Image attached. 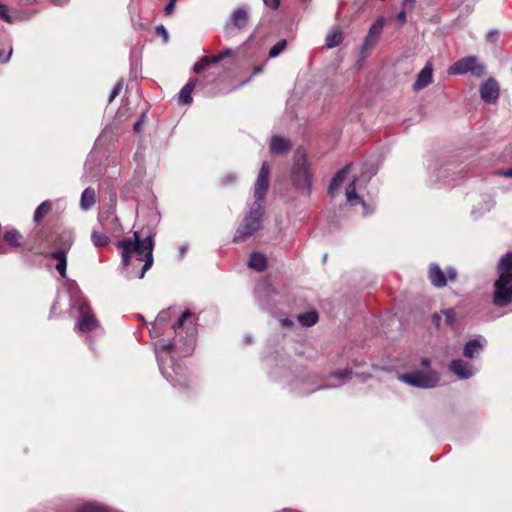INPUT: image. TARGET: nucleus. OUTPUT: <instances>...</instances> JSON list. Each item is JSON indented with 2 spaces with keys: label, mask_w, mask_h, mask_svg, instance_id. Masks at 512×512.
Masks as SVG:
<instances>
[{
  "label": "nucleus",
  "mask_w": 512,
  "mask_h": 512,
  "mask_svg": "<svg viewBox=\"0 0 512 512\" xmlns=\"http://www.w3.org/2000/svg\"><path fill=\"white\" fill-rule=\"evenodd\" d=\"M205 59H207V63L210 64H216L221 60V56L214 55V56H205Z\"/></svg>",
  "instance_id": "38"
},
{
  "label": "nucleus",
  "mask_w": 512,
  "mask_h": 512,
  "mask_svg": "<svg viewBox=\"0 0 512 512\" xmlns=\"http://www.w3.org/2000/svg\"><path fill=\"white\" fill-rule=\"evenodd\" d=\"M396 19L400 23H403L405 21V19H406V13L404 11H401L400 13L397 14Z\"/></svg>",
  "instance_id": "43"
},
{
  "label": "nucleus",
  "mask_w": 512,
  "mask_h": 512,
  "mask_svg": "<svg viewBox=\"0 0 512 512\" xmlns=\"http://www.w3.org/2000/svg\"><path fill=\"white\" fill-rule=\"evenodd\" d=\"M281 325L284 327H289L292 325V321L290 319L284 318L281 320Z\"/></svg>",
  "instance_id": "44"
},
{
  "label": "nucleus",
  "mask_w": 512,
  "mask_h": 512,
  "mask_svg": "<svg viewBox=\"0 0 512 512\" xmlns=\"http://www.w3.org/2000/svg\"><path fill=\"white\" fill-rule=\"evenodd\" d=\"M52 208V205L49 201L42 202L34 212V220L36 222L40 221Z\"/></svg>",
  "instance_id": "25"
},
{
  "label": "nucleus",
  "mask_w": 512,
  "mask_h": 512,
  "mask_svg": "<svg viewBox=\"0 0 512 512\" xmlns=\"http://www.w3.org/2000/svg\"><path fill=\"white\" fill-rule=\"evenodd\" d=\"M197 84L196 79L190 80L180 91L179 101L183 104H190L192 102V91Z\"/></svg>",
  "instance_id": "20"
},
{
  "label": "nucleus",
  "mask_w": 512,
  "mask_h": 512,
  "mask_svg": "<svg viewBox=\"0 0 512 512\" xmlns=\"http://www.w3.org/2000/svg\"><path fill=\"white\" fill-rule=\"evenodd\" d=\"M51 256L57 260L56 270L62 276H66V266H67V257L66 252L64 250H58L51 254Z\"/></svg>",
  "instance_id": "18"
},
{
  "label": "nucleus",
  "mask_w": 512,
  "mask_h": 512,
  "mask_svg": "<svg viewBox=\"0 0 512 512\" xmlns=\"http://www.w3.org/2000/svg\"><path fill=\"white\" fill-rule=\"evenodd\" d=\"M233 26L241 29L248 21V12L244 8L236 9L230 16Z\"/></svg>",
  "instance_id": "17"
},
{
  "label": "nucleus",
  "mask_w": 512,
  "mask_h": 512,
  "mask_svg": "<svg viewBox=\"0 0 512 512\" xmlns=\"http://www.w3.org/2000/svg\"><path fill=\"white\" fill-rule=\"evenodd\" d=\"M287 41L286 40H280L277 42L269 51V57L275 58L279 56L286 48Z\"/></svg>",
  "instance_id": "27"
},
{
  "label": "nucleus",
  "mask_w": 512,
  "mask_h": 512,
  "mask_svg": "<svg viewBox=\"0 0 512 512\" xmlns=\"http://www.w3.org/2000/svg\"><path fill=\"white\" fill-rule=\"evenodd\" d=\"M352 168V165H348L335 175L329 186V194L334 197L338 194L340 188L345 185L346 201L351 206L362 204L363 214L367 215L368 211L366 205L357 192L360 188L359 180L356 175L352 173Z\"/></svg>",
  "instance_id": "5"
},
{
  "label": "nucleus",
  "mask_w": 512,
  "mask_h": 512,
  "mask_svg": "<svg viewBox=\"0 0 512 512\" xmlns=\"http://www.w3.org/2000/svg\"><path fill=\"white\" fill-rule=\"evenodd\" d=\"M122 250V262L128 278L142 279L153 264V240L151 236L140 239L139 233L134 232L133 238H127L117 243Z\"/></svg>",
  "instance_id": "1"
},
{
  "label": "nucleus",
  "mask_w": 512,
  "mask_h": 512,
  "mask_svg": "<svg viewBox=\"0 0 512 512\" xmlns=\"http://www.w3.org/2000/svg\"><path fill=\"white\" fill-rule=\"evenodd\" d=\"M293 183L297 189L309 193L311 189V176L309 174L308 165L303 156L298 158L292 170Z\"/></svg>",
  "instance_id": "8"
},
{
  "label": "nucleus",
  "mask_w": 512,
  "mask_h": 512,
  "mask_svg": "<svg viewBox=\"0 0 512 512\" xmlns=\"http://www.w3.org/2000/svg\"><path fill=\"white\" fill-rule=\"evenodd\" d=\"M22 234L17 230H8L4 233L3 239L10 247H20L22 245Z\"/></svg>",
  "instance_id": "22"
},
{
  "label": "nucleus",
  "mask_w": 512,
  "mask_h": 512,
  "mask_svg": "<svg viewBox=\"0 0 512 512\" xmlns=\"http://www.w3.org/2000/svg\"><path fill=\"white\" fill-rule=\"evenodd\" d=\"M232 53H233V52H232V50H231V49H225L224 51H222V52L219 54V56H221V60H222L223 58H226V57L231 56V55H232Z\"/></svg>",
  "instance_id": "42"
},
{
  "label": "nucleus",
  "mask_w": 512,
  "mask_h": 512,
  "mask_svg": "<svg viewBox=\"0 0 512 512\" xmlns=\"http://www.w3.org/2000/svg\"><path fill=\"white\" fill-rule=\"evenodd\" d=\"M176 2H177L176 0H171V1L167 4V6L165 7V13H166L167 15H171V14H173L174 9H175V4H176Z\"/></svg>",
  "instance_id": "37"
},
{
  "label": "nucleus",
  "mask_w": 512,
  "mask_h": 512,
  "mask_svg": "<svg viewBox=\"0 0 512 512\" xmlns=\"http://www.w3.org/2000/svg\"><path fill=\"white\" fill-rule=\"evenodd\" d=\"M193 339L175 340L173 342L160 341L156 344L155 350L158 358L159 368L162 375L174 386L183 385V368L176 363L175 355L188 356L193 352Z\"/></svg>",
  "instance_id": "3"
},
{
  "label": "nucleus",
  "mask_w": 512,
  "mask_h": 512,
  "mask_svg": "<svg viewBox=\"0 0 512 512\" xmlns=\"http://www.w3.org/2000/svg\"><path fill=\"white\" fill-rule=\"evenodd\" d=\"M480 95L482 100L488 103H494L499 96L498 83L490 78L480 86Z\"/></svg>",
  "instance_id": "13"
},
{
  "label": "nucleus",
  "mask_w": 512,
  "mask_h": 512,
  "mask_svg": "<svg viewBox=\"0 0 512 512\" xmlns=\"http://www.w3.org/2000/svg\"><path fill=\"white\" fill-rule=\"evenodd\" d=\"M483 347V343L480 339L469 340L464 346V356L467 358H473L478 354Z\"/></svg>",
  "instance_id": "19"
},
{
  "label": "nucleus",
  "mask_w": 512,
  "mask_h": 512,
  "mask_svg": "<svg viewBox=\"0 0 512 512\" xmlns=\"http://www.w3.org/2000/svg\"><path fill=\"white\" fill-rule=\"evenodd\" d=\"M179 250H180V253H181V254H184V252H185L186 248H185L184 246H182V247H180V249H179Z\"/></svg>",
  "instance_id": "50"
},
{
  "label": "nucleus",
  "mask_w": 512,
  "mask_h": 512,
  "mask_svg": "<svg viewBox=\"0 0 512 512\" xmlns=\"http://www.w3.org/2000/svg\"><path fill=\"white\" fill-rule=\"evenodd\" d=\"M234 176L233 175H230L229 177H227V182H231L234 180Z\"/></svg>",
  "instance_id": "49"
},
{
  "label": "nucleus",
  "mask_w": 512,
  "mask_h": 512,
  "mask_svg": "<svg viewBox=\"0 0 512 512\" xmlns=\"http://www.w3.org/2000/svg\"><path fill=\"white\" fill-rule=\"evenodd\" d=\"M386 23V20L383 17L378 18L369 28L368 34L365 37L363 44L361 46V54L366 56L371 49L375 46L378 41L379 36L382 33L383 27Z\"/></svg>",
  "instance_id": "10"
},
{
  "label": "nucleus",
  "mask_w": 512,
  "mask_h": 512,
  "mask_svg": "<svg viewBox=\"0 0 512 512\" xmlns=\"http://www.w3.org/2000/svg\"><path fill=\"white\" fill-rule=\"evenodd\" d=\"M156 32L158 34H161L163 37H164V40L167 41L168 40V32L167 30L163 27V26H158L156 28Z\"/></svg>",
  "instance_id": "41"
},
{
  "label": "nucleus",
  "mask_w": 512,
  "mask_h": 512,
  "mask_svg": "<svg viewBox=\"0 0 512 512\" xmlns=\"http://www.w3.org/2000/svg\"><path fill=\"white\" fill-rule=\"evenodd\" d=\"M299 323L303 326H312L318 320V314L315 311H308L297 316Z\"/></svg>",
  "instance_id": "24"
},
{
  "label": "nucleus",
  "mask_w": 512,
  "mask_h": 512,
  "mask_svg": "<svg viewBox=\"0 0 512 512\" xmlns=\"http://www.w3.org/2000/svg\"><path fill=\"white\" fill-rule=\"evenodd\" d=\"M52 2L57 6H63L69 2V0H52Z\"/></svg>",
  "instance_id": "45"
},
{
  "label": "nucleus",
  "mask_w": 512,
  "mask_h": 512,
  "mask_svg": "<svg viewBox=\"0 0 512 512\" xmlns=\"http://www.w3.org/2000/svg\"><path fill=\"white\" fill-rule=\"evenodd\" d=\"M495 175L502 176V177H507V178H512V167L510 169H507V170H498V171L495 172Z\"/></svg>",
  "instance_id": "36"
},
{
  "label": "nucleus",
  "mask_w": 512,
  "mask_h": 512,
  "mask_svg": "<svg viewBox=\"0 0 512 512\" xmlns=\"http://www.w3.org/2000/svg\"><path fill=\"white\" fill-rule=\"evenodd\" d=\"M265 5L271 8H277L280 4V0H263Z\"/></svg>",
  "instance_id": "40"
},
{
  "label": "nucleus",
  "mask_w": 512,
  "mask_h": 512,
  "mask_svg": "<svg viewBox=\"0 0 512 512\" xmlns=\"http://www.w3.org/2000/svg\"><path fill=\"white\" fill-rule=\"evenodd\" d=\"M290 148H291V144H290L289 140H287L285 138H282L279 136H274L271 139L270 152L272 154H282V153L290 150Z\"/></svg>",
  "instance_id": "15"
},
{
  "label": "nucleus",
  "mask_w": 512,
  "mask_h": 512,
  "mask_svg": "<svg viewBox=\"0 0 512 512\" xmlns=\"http://www.w3.org/2000/svg\"><path fill=\"white\" fill-rule=\"evenodd\" d=\"M433 69L430 63H427L425 67L418 73L416 81L413 85L414 90L418 91L427 87L432 82Z\"/></svg>",
  "instance_id": "14"
},
{
  "label": "nucleus",
  "mask_w": 512,
  "mask_h": 512,
  "mask_svg": "<svg viewBox=\"0 0 512 512\" xmlns=\"http://www.w3.org/2000/svg\"><path fill=\"white\" fill-rule=\"evenodd\" d=\"M343 41V33L341 30L331 31L325 39V46L329 49L334 48L341 44Z\"/></svg>",
  "instance_id": "23"
},
{
  "label": "nucleus",
  "mask_w": 512,
  "mask_h": 512,
  "mask_svg": "<svg viewBox=\"0 0 512 512\" xmlns=\"http://www.w3.org/2000/svg\"><path fill=\"white\" fill-rule=\"evenodd\" d=\"M416 0H403V5L406 7H413Z\"/></svg>",
  "instance_id": "46"
},
{
  "label": "nucleus",
  "mask_w": 512,
  "mask_h": 512,
  "mask_svg": "<svg viewBox=\"0 0 512 512\" xmlns=\"http://www.w3.org/2000/svg\"><path fill=\"white\" fill-rule=\"evenodd\" d=\"M139 128H140V123H139V122L135 123V125H134V130H135V131H138V130H139Z\"/></svg>",
  "instance_id": "48"
},
{
  "label": "nucleus",
  "mask_w": 512,
  "mask_h": 512,
  "mask_svg": "<svg viewBox=\"0 0 512 512\" xmlns=\"http://www.w3.org/2000/svg\"><path fill=\"white\" fill-rule=\"evenodd\" d=\"M192 318V314L189 311L183 312L176 323L173 324L172 329L175 333H178L180 329L184 327L185 322Z\"/></svg>",
  "instance_id": "29"
},
{
  "label": "nucleus",
  "mask_w": 512,
  "mask_h": 512,
  "mask_svg": "<svg viewBox=\"0 0 512 512\" xmlns=\"http://www.w3.org/2000/svg\"><path fill=\"white\" fill-rule=\"evenodd\" d=\"M268 175L269 165L264 162L254 184L253 203L234 234L233 241L235 243L245 242L261 228L264 214L263 202L269 187Z\"/></svg>",
  "instance_id": "2"
},
{
  "label": "nucleus",
  "mask_w": 512,
  "mask_h": 512,
  "mask_svg": "<svg viewBox=\"0 0 512 512\" xmlns=\"http://www.w3.org/2000/svg\"><path fill=\"white\" fill-rule=\"evenodd\" d=\"M448 73L450 75H461L471 73L479 78L485 74V66L479 62L475 56L464 57L450 66Z\"/></svg>",
  "instance_id": "7"
},
{
  "label": "nucleus",
  "mask_w": 512,
  "mask_h": 512,
  "mask_svg": "<svg viewBox=\"0 0 512 512\" xmlns=\"http://www.w3.org/2000/svg\"><path fill=\"white\" fill-rule=\"evenodd\" d=\"M456 276L457 272L454 268L447 269L446 278L444 272L437 264H431L429 267V279L435 287H444L447 284V280L454 281Z\"/></svg>",
  "instance_id": "11"
},
{
  "label": "nucleus",
  "mask_w": 512,
  "mask_h": 512,
  "mask_svg": "<svg viewBox=\"0 0 512 512\" xmlns=\"http://www.w3.org/2000/svg\"><path fill=\"white\" fill-rule=\"evenodd\" d=\"M449 370L460 379H469L475 374L473 366L462 359L452 360Z\"/></svg>",
  "instance_id": "12"
},
{
  "label": "nucleus",
  "mask_w": 512,
  "mask_h": 512,
  "mask_svg": "<svg viewBox=\"0 0 512 512\" xmlns=\"http://www.w3.org/2000/svg\"><path fill=\"white\" fill-rule=\"evenodd\" d=\"M495 34H496V32H492V31H491V32H489V33L487 34V38H488V39H491L492 37H494V35H495Z\"/></svg>",
  "instance_id": "47"
},
{
  "label": "nucleus",
  "mask_w": 512,
  "mask_h": 512,
  "mask_svg": "<svg viewBox=\"0 0 512 512\" xmlns=\"http://www.w3.org/2000/svg\"><path fill=\"white\" fill-rule=\"evenodd\" d=\"M421 370H413L407 373L397 375L399 381L413 387L430 389L438 385L440 375L438 372L430 369V360L423 358L421 360Z\"/></svg>",
  "instance_id": "6"
},
{
  "label": "nucleus",
  "mask_w": 512,
  "mask_h": 512,
  "mask_svg": "<svg viewBox=\"0 0 512 512\" xmlns=\"http://www.w3.org/2000/svg\"><path fill=\"white\" fill-rule=\"evenodd\" d=\"M311 0H302V2L304 3H307V2H310Z\"/></svg>",
  "instance_id": "52"
},
{
  "label": "nucleus",
  "mask_w": 512,
  "mask_h": 512,
  "mask_svg": "<svg viewBox=\"0 0 512 512\" xmlns=\"http://www.w3.org/2000/svg\"><path fill=\"white\" fill-rule=\"evenodd\" d=\"M0 18L8 23H12L13 22V18L12 16L9 14V11L8 9L3 6V5H0Z\"/></svg>",
  "instance_id": "31"
},
{
  "label": "nucleus",
  "mask_w": 512,
  "mask_h": 512,
  "mask_svg": "<svg viewBox=\"0 0 512 512\" xmlns=\"http://www.w3.org/2000/svg\"><path fill=\"white\" fill-rule=\"evenodd\" d=\"M170 318V309L161 311L158 316L155 319V322L153 323V328L156 329L157 327H161L167 323V321Z\"/></svg>",
  "instance_id": "28"
},
{
  "label": "nucleus",
  "mask_w": 512,
  "mask_h": 512,
  "mask_svg": "<svg viewBox=\"0 0 512 512\" xmlns=\"http://www.w3.org/2000/svg\"><path fill=\"white\" fill-rule=\"evenodd\" d=\"M497 273L492 302L497 307H505L512 302V252L499 259Z\"/></svg>",
  "instance_id": "4"
},
{
  "label": "nucleus",
  "mask_w": 512,
  "mask_h": 512,
  "mask_svg": "<svg viewBox=\"0 0 512 512\" xmlns=\"http://www.w3.org/2000/svg\"><path fill=\"white\" fill-rule=\"evenodd\" d=\"M91 241L95 247L100 248L108 244L109 238L101 232L93 231L91 234Z\"/></svg>",
  "instance_id": "26"
},
{
  "label": "nucleus",
  "mask_w": 512,
  "mask_h": 512,
  "mask_svg": "<svg viewBox=\"0 0 512 512\" xmlns=\"http://www.w3.org/2000/svg\"><path fill=\"white\" fill-rule=\"evenodd\" d=\"M122 86H123V82L122 81H119L112 89L111 93H110V96H109V102H112L116 96L119 95L121 89H122Z\"/></svg>",
  "instance_id": "33"
},
{
  "label": "nucleus",
  "mask_w": 512,
  "mask_h": 512,
  "mask_svg": "<svg viewBox=\"0 0 512 512\" xmlns=\"http://www.w3.org/2000/svg\"><path fill=\"white\" fill-rule=\"evenodd\" d=\"M267 260L266 257L263 254L260 253H252L249 261L248 266L252 269H255L256 271H263L266 268Z\"/></svg>",
  "instance_id": "21"
},
{
  "label": "nucleus",
  "mask_w": 512,
  "mask_h": 512,
  "mask_svg": "<svg viewBox=\"0 0 512 512\" xmlns=\"http://www.w3.org/2000/svg\"><path fill=\"white\" fill-rule=\"evenodd\" d=\"M208 66H209V64L207 63V59H205V57H203L199 62L195 63L193 70L196 73H200L202 70H204Z\"/></svg>",
  "instance_id": "32"
},
{
  "label": "nucleus",
  "mask_w": 512,
  "mask_h": 512,
  "mask_svg": "<svg viewBox=\"0 0 512 512\" xmlns=\"http://www.w3.org/2000/svg\"><path fill=\"white\" fill-rule=\"evenodd\" d=\"M96 202L95 190L91 187L86 188L80 198V207L82 210H89Z\"/></svg>",
  "instance_id": "16"
},
{
  "label": "nucleus",
  "mask_w": 512,
  "mask_h": 512,
  "mask_svg": "<svg viewBox=\"0 0 512 512\" xmlns=\"http://www.w3.org/2000/svg\"><path fill=\"white\" fill-rule=\"evenodd\" d=\"M73 306L79 313L77 327L81 332H88L97 327L98 321L92 313L90 305L84 299L75 301Z\"/></svg>",
  "instance_id": "9"
},
{
  "label": "nucleus",
  "mask_w": 512,
  "mask_h": 512,
  "mask_svg": "<svg viewBox=\"0 0 512 512\" xmlns=\"http://www.w3.org/2000/svg\"><path fill=\"white\" fill-rule=\"evenodd\" d=\"M443 316L445 317V322L447 324H452L454 322V312L451 309H447L442 311Z\"/></svg>",
  "instance_id": "34"
},
{
  "label": "nucleus",
  "mask_w": 512,
  "mask_h": 512,
  "mask_svg": "<svg viewBox=\"0 0 512 512\" xmlns=\"http://www.w3.org/2000/svg\"><path fill=\"white\" fill-rule=\"evenodd\" d=\"M350 372L348 370H343V371H338L336 373H334V377H336L337 379L341 380V381H344L345 379H347L349 376H350Z\"/></svg>",
  "instance_id": "35"
},
{
  "label": "nucleus",
  "mask_w": 512,
  "mask_h": 512,
  "mask_svg": "<svg viewBox=\"0 0 512 512\" xmlns=\"http://www.w3.org/2000/svg\"><path fill=\"white\" fill-rule=\"evenodd\" d=\"M86 512H109L110 509L107 506L100 505L97 503H88L85 505Z\"/></svg>",
  "instance_id": "30"
},
{
  "label": "nucleus",
  "mask_w": 512,
  "mask_h": 512,
  "mask_svg": "<svg viewBox=\"0 0 512 512\" xmlns=\"http://www.w3.org/2000/svg\"><path fill=\"white\" fill-rule=\"evenodd\" d=\"M490 208H491V204H489V205L487 206L486 210H490Z\"/></svg>",
  "instance_id": "51"
},
{
  "label": "nucleus",
  "mask_w": 512,
  "mask_h": 512,
  "mask_svg": "<svg viewBox=\"0 0 512 512\" xmlns=\"http://www.w3.org/2000/svg\"><path fill=\"white\" fill-rule=\"evenodd\" d=\"M12 54V49L8 51V53L5 55L3 51L0 50V62L5 63L7 62Z\"/></svg>",
  "instance_id": "39"
}]
</instances>
